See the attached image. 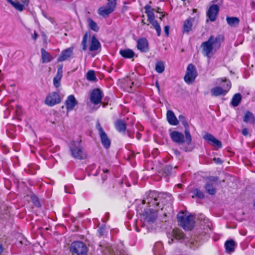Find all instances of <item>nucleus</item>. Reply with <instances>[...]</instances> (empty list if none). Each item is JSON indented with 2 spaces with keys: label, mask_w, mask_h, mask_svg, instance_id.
<instances>
[{
  "label": "nucleus",
  "mask_w": 255,
  "mask_h": 255,
  "mask_svg": "<svg viewBox=\"0 0 255 255\" xmlns=\"http://www.w3.org/2000/svg\"><path fill=\"white\" fill-rule=\"evenodd\" d=\"M172 196L168 193H158L156 191H150L146 198L141 202V205L146 203L149 207L162 209L163 205L166 202H172Z\"/></svg>",
  "instance_id": "obj_1"
},
{
  "label": "nucleus",
  "mask_w": 255,
  "mask_h": 255,
  "mask_svg": "<svg viewBox=\"0 0 255 255\" xmlns=\"http://www.w3.org/2000/svg\"><path fill=\"white\" fill-rule=\"evenodd\" d=\"M224 40V37L223 35L219 34L216 36L211 35L207 41L203 42L201 45L203 55L210 58L220 48Z\"/></svg>",
  "instance_id": "obj_2"
},
{
  "label": "nucleus",
  "mask_w": 255,
  "mask_h": 255,
  "mask_svg": "<svg viewBox=\"0 0 255 255\" xmlns=\"http://www.w3.org/2000/svg\"><path fill=\"white\" fill-rule=\"evenodd\" d=\"M71 156L75 159L82 160L86 158L87 154L81 144V141H71L69 143Z\"/></svg>",
  "instance_id": "obj_3"
},
{
  "label": "nucleus",
  "mask_w": 255,
  "mask_h": 255,
  "mask_svg": "<svg viewBox=\"0 0 255 255\" xmlns=\"http://www.w3.org/2000/svg\"><path fill=\"white\" fill-rule=\"evenodd\" d=\"M179 225L185 230H191L194 224V218L191 215H187L183 212L179 213L177 215Z\"/></svg>",
  "instance_id": "obj_4"
},
{
  "label": "nucleus",
  "mask_w": 255,
  "mask_h": 255,
  "mask_svg": "<svg viewBox=\"0 0 255 255\" xmlns=\"http://www.w3.org/2000/svg\"><path fill=\"white\" fill-rule=\"evenodd\" d=\"M137 213L140 215L141 220L144 223L148 224L153 223L157 218L156 212L154 211L152 209H148L145 210L142 213L141 208L139 206L136 209Z\"/></svg>",
  "instance_id": "obj_5"
},
{
  "label": "nucleus",
  "mask_w": 255,
  "mask_h": 255,
  "mask_svg": "<svg viewBox=\"0 0 255 255\" xmlns=\"http://www.w3.org/2000/svg\"><path fill=\"white\" fill-rule=\"evenodd\" d=\"M222 82L224 83L221 86L215 87L211 90L212 96L215 97L224 96L228 92L231 87V82L226 79L222 80Z\"/></svg>",
  "instance_id": "obj_6"
},
{
  "label": "nucleus",
  "mask_w": 255,
  "mask_h": 255,
  "mask_svg": "<svg viewBox=\"0 0 255 255\" xmlns=\"http://www.w3.org/2000/svg\"><path fill=\"white\" fill-rule=\"evenodd\" d=\"M70 251L72 255H86L88 252L86 246L81 241L73 242L71 245Z\"/></svg>",
  "instance_id": "obj_7"
},
{
  "label": "nucleus",
  "mask_w": 255,
  "mask_h": 255,
  "mask_svg": "<svg viewBox=\"0 0 255 255\" xmlns=\"http://www.w3.org/2000/svg\"><path fill=\"white\" fill-rule=\"evenodd\" d=\"M106 6L100 7L98 10V14L103 17L108 16L115 10L117 2L116 0H107Z\"/></svg>",
  "instance_id": "obj_8"
},
{
  "label": "nucleus",
  "mask_w": 255,
  "mask_h": 255,
  "mask_svg": "<svg viewBox=\"0 0 255 255\" xmlns=\"http://www.w3.org/2000/svg\"><path fill=\"white\" fill-rule=\"evenodd\" d=\"M197 76V71L195 66L192 64H189L187 66L186 74L184 77L185 82L188 84H190L195 81Z\"/></svg>",
  "instance_id": "obj_9"
},
{
  "label": "nucleus",
  "mask_w": 255,
  "mask_h": 255,
  "mask_svg": "<svg viewBox=\"0 0 255 255\" xmlns=\"http://www.w3.org/2000/svg\"><path fill=\"white\" fill-rule=\"evenodd\" d=\"M218 178L215 176H211L207 178L206 183L204 188L207 193L210 195H213L216 192V185Z\"/></svg>",
  "instance_id": "obj_10"
},
{
  "label": "nucleus",
  "mask_w": 255,
  "mask_h": 255,
  "mask_svg": "<svg viewBox=\"0 0 255 255\" xmlns=\"http://www.w3.org/2000/svg\"><path fill=\"white\" fill-rule=\"evenodd\" d=\"M61 101V98L58 92H53L49 93L46 97L44 103L49 107H53L60 103Z\"/></svg>",
  "instance_id": "obj_11"
},
{
  "label": "nucleus",
  "mask_w": 255,
  "mask_h": 255,
  "mask_svg": "<svg viewBox=\"0 0 255 255\" xmlns=\"http://www.w3.org/2000/svg\"><path fill=\"white\" fill-rule=\"evenodd\" d=\"M103 96V93L99 89H95L90 94V101L93 104L97 105L101 102Z\"/></svg>",
  "instance_id": "obj_12"
},
{
  "label": "nucleus",
  "mask_w": 255,
  "mask_h": 255,
  "mask_svg": "<svg viewBox=\"0 0 255 255\" xmlns=\"http://www.w3.org/2000/svg\"><path fill=\"white\" fill-rule=\"evenodd\" d=\"M136 47L141 52H148L149 50V48L147 39L145 37L138 39L137 40Z\"/></svg>",
  "instance_id": "obj_13"
},
{
  "label": "nucleus",
  "mask_w": 255,
  "mask_h": 255,
  "mask_svg": "<svg viewBox=\"0 0 255 255\" xmlns=\"http://www.w3.org/2000/svg\"><path fill=\"white\" fill-rule=\"evenodd\" d=\"M219 9V6L217 4H212L210 6L207 12V16L210 21H214L216 20Z\"/></svg>",
  "instance_id": "obj_14"
},
{
  "label": "nucleus",
  "mask_w": 255,
  "mask_h": 255,
  "mask_svg": "<svg viewBox=\"0 0 255 255\" xmlns=\"http://www.w3.org/2000/svg\"><path fill=\"white\" fill-rule=\"evenodd\" d=\"M170 136L173 141L178 144H183L185 142V137L183 133L178 131H173L170 133Z\"/></svg>",
  "instance_id": "obj_15"
},
{
  "label": "nucleus",
  "mask_w": 255,
  "mask_h": 255,
  "mask_svg": "<svg viewBox=\"0 0 255 255\" xmlns=\"http://www.w3.org/2000/svg\"><path fill=\"white\" fill-rule=\"evenodd\" d=\"M203 138L214 146L221 148L222 146L221 142L210 133H206L203 136Z\"/></svg>",
  "instance_id": "obj_16"
},
{
  "label": "nucleus",
  "mask_w": 255,
  "mask_h": 255,
  "mask_svg": "<svg viewBox=\"0 0 255 255\" xmlns=\"http://www.w3.org/2000/svg\"><path fill=\"white\" fill-rule=\"evenodd\" d=\"M203 138L214 146L221 148L222 146L221 142L210 133H206L203 136Z\"/></svg>",
  "instance_id": "obj_17"
},
{
  "label": "nucleus",
  "mask_w": 255,
  "mask_h": 255,
  "mask_svg": "<svg viewBox=\"0 0 255 255\" xmlns=\"http://www.w3.org/2000/svg\"><path fill=\"white\" fill-rule=\"evenodd\" d=\"M73 47H69L63 50L58 59L59 62L67 60L73 55Z\"/></svg>",
  "instance_id": "obj_18"
},
{
  "label": "nucleus",
  "mask_w": 255,
  "mask_h": 255,
  "mask_svg": "<svg viewBox=\"0 0 255 255\" xmlns=\"http://www.w3.org/2000/svg\"><path fill=\"white\" fill-rule=\"evenodd\" d=\"M77 103L78 102L73 95H71L69 96L65 102V106L67 111L73 110Z\"/></svg>",
  "instance_id": "obj_19"
},
{
  "label": "nucleus",
  "mask_w": 255,
  "mask_h": 255,
  "mask_svg": "<svg viewBox=\"0 0 255 255\" xmlns=\"http://www.w3.org/2000/svg\"><path fill=\"white\" fill-rule=\"evenodd\" d=\"M63 76V66L59 65L56 76L53 79V85L56 88H58L61 85V79Z\"/></svg>",
  "instance_id": "obj_20"
},
{
  "label": "nucleus",
  "mask_w": 255,
  "mask_h": 255,
  "mask_svg": "<svg viewBox=\"0 0 255 255\" xmlns=\"http://www.w3.org/2000/svg\"><path fill=\"white\" fill-rule=\"evenodd\" d=\"M101 48V44L95 35L92 36L91 39L89 50L94 51Z\"/></svg>",
  "instance_id": "obj_21"
},
{
  "label": "nucleus",
  "mask_w": 255,
  "mask_h": 255,
  "mask_svg": "<svg viewBox=\"0 0 255 255\" xmlns=\"http://www.w3.org/2000/svg\"><path fill=\"white\" fill-rule=\"evenodd\" d=\"M166 117L167 121L171 125L176 126L178 124L179 121L172 111L168 110L167 112Z\"/></svg>",
  "instance_id": "obj_22"
},
{
  "label": "nucleus",
  "mask_w": 255,
  "mask_h": 255,
  "mask_svg": "<svg viewBox=\"0 0 255 255\" xmlns=\"http://www.w3.org/2000/svg\"><path fill=\"white\" fill-rule=\"evenodd\" d=\"M194 19L193 18L190 17L186 19L184 21L183 25V33H187L192 29L193 26V21Z\"/></svg>",
  "instance_id": "obj_23"
},
{
  "label": "nucleus",
  "mask_w": 255,
  "mask_h": 255,
  "mask_svg": "<svg viewBox=\"0 0 255 255\" xmlns=\"http://www.w3.org/2000/svg\"><path fill=\"white\" fill-rule=\"evenodd\" d=\"M119 53L123 57L127 59H130L133 58L135 54L134 51L129 48L121 49L119 51Z\"/></svg>",
  "instance_id": "obj_24"
},
{
  "label": "nucleus",
  "mask_w": 255,
  "mask_h": 255,
  "mask_svg": "<svg viewBox=\"0 0 255 255\" xmlns=\"http://www.w3.org/2000/svg\"><path fill=\"white\" fill-rule=\"evenodd\" d=\"M102 145L106 148H109L111 145V140L108 137L107 133L104 132L99 134Z\"/></svg>",
  "instance_id": "obj_25"
},
{
  "label": "nucleus",
  "mask_w": 255,
  "mask_h": 255,
  "mask_svg": "<svg viewBox=\"0 0 255 255\" xmlns=\"http://www.w3.org/2000/svg\"><path fill=\"white\" fill-rule=\"evenodd\" d=\"M115 125L116 128L118 131L120 132H125L127 128V126L123 121L121 119L118 120L115 122Z\"/></svg>",
  "instance_id": "obj_26"
},
{
  "label": "nucleus",
  "mask_w": 255,
  "mask_h": 255,
  "mask_svg": "<svg viewBox=\"0 0 255 255\" xmlns=\"http://www.w3.org/2000/svg\"><path fill=\"white\" fill-rule=\"evenodd\" d=\"M235 243L233 240H228L225 243L226 251L228 253L233 252L235 250Z\"/></svg>",
  "instance_id": "obj_27"
},
{
  "label": "nucleus",
  "mask_w": 255,
  "mask_h": 255,
  "mask_svg": "<svg viewBox=\"0 0 255 255\" xmlns=\"http://www.w3.org/2000/svg\"><path fill=\"white\" fill-rule=\"evenodd\" d=\"M244 121L247 123L254 124L255 118L254 114L250 111H247L244 115Z\"/></svg>",
  "instance_id": "obj_28"
},
{
  "label": "nucleus",
  "mask_w": 255,
  "mask_h": 255,
  "mask_svg": "<svg viewBox=\"0 0 255 255\" xmlns=\"http://www.w3.org/2000/svg\"><path fill=\"white\" fill-rule=\"evenodd\" d=\"M41 52L43 63H48L52 60L53 58L52 56L44 49L42 48L41 49Z\"/></svg>",
  "instance_id": "obj_29"
},
{
  "label": "nucleus",
  "mask_w": 255,
  "mask_h": 255,
  "mask_svg": "<svg viewBox=\"0 0 255 255\" xmlns=\"http://www.w3.org/2000/svg\"><path fill=\"white\" fill-rule=\"evenodd\" d=\"M226 20L227 23L232 27L237 26L240 22V19L237 17L227 16Z\"/></svg>",
  "instance_id": "obj_30"
},
{
  "label": "nucleus",
  "mask_w": 255,
  "mask_h": 255,
  "mask_svg": "<svg viewBox=\"0 0 255 255\" xmlns=\"http://www.w3.org/2000/svg\"><path fill=\"white\" fill-rule=\"evenodd\" d=\"M242 100V96L240 93L235 94L233 97L231 104L234 107H237L240 103Z\"/></svg>",
  "instance_id": "obj_31"
},
{
  "label": "nucleus",
  "mask_w": 255,
  "mask_h": 255,
  "mask_svg": "<svg viewBox=\"0 0 255 255\" xmlns=\"http://www.w3.org/2000/svg\"><path fill=\"white\" fill-rule=\"evenodd\" d=\"M6 1L19 11H22L25 6L23 3H20L18 1L14 2L12 0H6Z\"/></svg>",
  "instance_id": "obj_32"
},
{
  "label": "nucleus",
  "mask_w": 255,
  "mask_h": 255,
  "mask_svg": "<svg viewBox=\"0 0 255 255\" xmlns=\"http://www.w3.org/2000/svg\"><path fill=\"white\" fill-rule=\"evenodd\" d=\"M172 236L174 239L178 240H181L184 238V233L178 229L173 230Z\"/></svg>",
  "instance_id": "obj_33"
},
{
  "label": "nucleus",
  "mask_w": 255,
  "mask_h": 255,
  "mask_svg": "<svg viewBox=\"0 0 255 255\" xmlns=\"http://www.w3.org/2000/svg\"><path fill=\"white\" fill-rule=\"evenodd\" d=\"M89 26L90 29L95 32H97L99 30V27H98L97 24L96 22H95L91 18H89L88 19Z\"/></svg>",
  "instance_id": "obj_34"
},
{
  "label": "nucleus",
  "mask_w": 255,
  "mask_h": 255,
  "mask_svg": "<svg viewBox=\"0 0 255 255\" xmlns=\"http://www.w3.org/2000/svg\"><path fill=\"white\" fill-rule=\"evenodd\" d=\"M86 78L89 81L95 82L97 81L95 72L93 70L88 71L86 74Z\"/></svg>",
  "instance_id": "obj_35"
},
{
  "label": "nucleus",
  "mask_w": 255,
  "mask_h": 255,
  "mask_svg": "<svg viewBox=\"0 0 255 255\" xmlns=\"http://www.w3.org/2000/svg\"><path fill=\"white\" fill-rule=\"evenodd\" d=\"M164 64L162 61H158L155 64V70L158 73H161L164 71Z\"/></svg>",
  "instance_id": "obj_36"
},
{
  "label": "nucleus",
  "mask_w": 255,
  "mask_h": 255,
  "mask_svg": "<svg viewBox=\"0 0 255 255\" xmlns=\"http://www.w3.org/2000/svg\"><path fill=\"white\" fill-rule=\"evenodd\" d=\"M184 132L186 143L188 145H190L192 141V137L188 128H185Z\"/></svg>",
  "instance_id": "obj_37"
},
{
  "label": "nucleus",
  "mask_w": 255,
  "mask_h": 255,
  "mask_svg": "<svg viewBox=\"0 0 255 255\" xmlns=\"http://www.w3.org/2000/svg\"><path fill=\"white\" fill-rule=\"evenodd\" d=\"M90 36V34L86 32L83 37L82 41V49L84 51H86L87 49V39L88 37Z\"/></svg>",
  "instance_id": "obj_38"
},
{
  "label": "nucleus",
  "mask_w": 255,
  "mask_h": 255,
  "mask_svg": "<svg viewBox=\"0 0 255 255\" xmlns=\"http://www.w3.org/2000/svg\"><path fill=\"white\" fill-rule=\"evenodd\" d=\"M193 194L194 195L192 196L193 198H194V197H197L199 199H203L204 197V193L200 190H198V189H195L193 191Z\"/></svg>",
  "instance_id": "obj_39"
},
{
  "label": "nucleus",
  "mask_w": 255,
  "mask_h": 255,
  "mask_svg": "<svg viewBox=\"0 0 255 255\" xmlns=\"http://www.w3.org/2000/svg\"><path fill=\"white\" fill-rule=\"evenodd\" d=\"M178 118V121L180 122L182 124V125L185 127V128H188V124L184 116L181 115L179 116Z\"/></svg>",
  "instance_id": "obj_40"
},
{
  "label": "nucleus",
  "mask_w": 255,
  "mask_h": 255,
  "mask_svg": "<svg viewBox=\"0 0 255 255\" xmlns=\"http://www.w3.org/2000/svg\"><path fill=\"white\" fill-rule=\"evenodd\" d=\"M103 254L104 255H115L113 249L110 247L106 248L105 251L103 252Z\"/></svg>",
  "instance_id": "obj_41"
},
{
  "label": "nucleus",
  "mask_w": 255,
  "mask_h": 255,
  "mask_svg": "<svg viewBox=\"0 0 255 255\" xmlns=\"http://www.w3.org/2000/svg\"><path fill=\"white\" fill-rule=\"evenodd\" d=\"M65 191L69 194H74L75 191L72 186H65Z\"/></svg>",
  "instance_id": "obj_42"
},
{
  "label": "nucleus",
  "mask_w": 255,
  "mask_h": 255,
  "mask_svg": "<svg viewBox=\"0 0 255 255\" xmlns=\"http://www.w3.org/2000/svg\"><path fill=\"white\" fill-rule=\"evenodd\" d=\"M146 14L147 16L148 20H149V22H151V21H153L156 20L155 19V16L153 11L151 12H148V13Z\"/></svg>",
  "instance_id": "obj_43"
},
{
  "label": "nucleus",
  "mask_w": 255,
  "mask_h": 255,
  "mask_svg": "<svg viewBox=\"0 0 255 255\" xmlns=\"http://www.w3.org/2000/svg\"><path fill=\"white\" fill-rule=\"evenodd\" d=\"M96 128L97 129V130H98L99 131V134L103 133L105 132V131L104 130L103 128H102V127H101V125H100V123L99 121H97V123H96Z\"/></svg>",
  "instance_id": "obj_44"
},
{
  "label": "nucleus",
  "mask_w": 255,
  "mask_h": 255,
  "mask_svg": "<svg viewBox=\"0 0 255 255\" xmlns=\"http://www.w3.org/2000/svg\"><path fill=\"white\" fill-rule=\"evenodd\" d=\"M145 12L147 14L148 12H151L153 11L154 9L152 8L151 6L149 4H147L144 6Z\"/></svg>",
  "instance_id": "obj_45"
},
{
  "label": "nucleus",
  "mask_w": 255,
  "mask_h": 255,
  "mask_svg": "<svg viewBox=\"0 0 255 255\" xmlns=\"http://www.w3.org/2000/svg\"><path fill=\"white\" fill-rule=\"evenodd\" d=\"M103 172L104 174L102 175V178L103 181H104L107 179L108 176L106 174V173H107L109 172V170L106 168H103Z\"/></svg>",
  "instance_id": "obj_46"
},
{
  "label": "nucleus",
  "mask_w": 255,
  "mask_h": 255,
  "mask_svg": "<svg viewBox=\"0 0 255 255\" xmlns=\"http://www.w3.org/2000/svg\"><path fill=\"white\" fill-rule=\"evenodd\" d=\"M32 201L34 203V204L37 206V207H38L40 206V203L38 201L36 197H32Z\"/></svg>",
  "instance_id": "obj_47"
},
{
  "label": "nucleus",
  "mask_w": 255,
  "mask_h": 255,
  "mask_svg": "<svg viewBox=\"0 0 255 255\" xmlns=\"http://www.w3.org/2000/svg\"><path fill=\"white\" fill-rule=\"evenodd\" d=\"M154 28H155V29L156 30V31L157 32V35L158 36H160V34H161V28H160V26L159 25L158 26H157V27H155Z\"/></svg>",
  "instance_id": "obj_48"
},
{
  "label": "nucleus",
  "mask_w": 255,
  "mask_h": 255,
  "mask_svg": "<svg viewBox=\"0 0 255 255\" xmlns=\"http://www.w3.org/2000/svg\"><path fill=\"white\" fill-rule=\"evenodd\" d=\"M169 26L166 25L164 28V31L165 33V35L167 36L169 35Z\"/></svg>",
  "instance_id": "obj_49"
},
{
  "label": "nucleus",
  "mask_w": 255,
  "mask_h": 255,
  "mask_svg": "<svg viewBox=\"0 0 255 255\" xmlns=\"http://www.w3.org/2000/svg\"><path fill=\"white\" fill-rule=\"evenodd\" d=\"M150 23L152 24V25L154 27V28H155V27H157V26H158L159 25L156 20H155L153 21H151V22H150Z\"/></svg>",
  "instance_id": "obj_50"
},
{
  "label": "nucleus",
  "mask_w": 255,
  "mask_h": 255,
  "mask_svg": "<svg viewBox=\"0 0 255 255\" xmlns=\"http://www.w3.org/2000/svg\"><path fill=\"white\" fill-rule=\"evenodd\" d=\"M248 129L247 128H245L242 130V134L244 135L247 136L248 134Z\"/></svg>",
  "instance_id": "obj_51"
},
{
  "label": "nucleus",
  "mask_w": 255,
  "mask_h": 255,
  "mask_svg": "<svg viewBox=\"0 0 255 255\" xmlns=\"http://www.w3.org/2000/svg\"><path fill=\"white\" fill-rule=\"evenodd\" d=\"M37 33L34 31L33 34L32 35V38L33 40H36L37 39Z\"/></svg>",
  "instance_id": "obj_52"
},
{
  "label": "nucleus",
  "mask_w": 255,
  "mask_h": 255,
  "mask_svg": "<svg viewBox=\"0 0 255 255\" xmlns=\"http://www.w3.org/2000/svg\"><path fill=\"white\" fill-rule=\"evenodd\" d=\"M22 3L25 4V5H27L29 3V0H21Z\"/></svg>",
  "instance_id": "obj_53"
},
{
  "label": "nucleus",
  "mask_w": 255,
  "mask_h": 255,
  "mask_svg": "<svg viewBox=\"0 0 255 255\" xmlns=\"http://www.w3.org/2000/svg\"><path fill=\"white\" fill-rule=\"evenodd\" d=\"M141 137V134L140 133H139L138 132H137L136 133V138L138 140H139V139H140Z\"/></svg>",
  "instance_id": "obj_54"
},
{
  "label": "nucleus",
  "mask_w": 255,
  "mask_h": 255,
  "mask_svg": "<svg viewBox=\"0 0 255 255\" xmlns=\"http://www.w3.org/2000/svg\"><path fill=\"white\" fill-rule=\"evenodd\" d=\"M104 229L103 228H100L98 229V232L99 233V234L101 235H103V231H104Z\"/></svg>",
  "instance_id": "obj_55"
},
{
  "label": "nucleus",
  "mask_w": 255,
  "mask_h": 255,
  "mask_svg": "<svg viewBox=\"0 0 255 255\" xmlns=\"http://www.w3.org/2000/svg\"><path fill=\"white\" fill-rule=\"evenodd\" d=\"M3 251V247L1 243H0V255H1L2 252Z\"/></svg>",
  "instance_id": "obj_56"
},
{
  "label": "nucleus",
  "mask_w": 255,
  "mask_h": 255,
  "mask_svg": "<svg viewBox=\"0 0 255 255\" xmlns=\"http://www.w3.org/2000/svg\"><path fill=\"white\" fill-rule=\"evenodd\" d=\"M156 87H157L158 91L159 90V85L157 82H156Z\"/></svg>",
  "instance_id": "obj_57"
},
{
  "label": "nucleus",
  "mask_w": 255,
  "mask_h": 255,
  "mask_svg": "<svg viewBox=\"0 0 255 255\" xmlns=\"http://www.w3.org/2000/svg\"><path fill=\"white\" fill-rule=\"evenodd\" d=\"M173 239H172L171 240H169L168 241L169 244H171L173 243Z\"/></svg>",
  "instance_id": "obj_58"
},
{
  "label": "nucleus",
  "mask_w": 255,
  "mask_h": 255,
  "mask_svg": "<svg viewBox=\"0 0 255 255\" xmlns=\"http://www.w3.org/2000/svg\"><path fill=\"white\" fill-rule=\"evenodd\" d=\"M159 9H160V8L159 7H157V9H156V12H157V13H160V11H159Z\"/></svg>",
  "instance_id": "obj_59"
},
{
  "label": "nucleus",
  "mask_w": 255,
  "mask_h": 255,
  "mask_svg": "<svg viewBox=\"0 0 255 255\" xmlns=\"http://www.w3.org/2000/svg\"><path fill=\"white\" fill-rule=\"evenodd\" d=\"M127 132H128V136L130 137H132L131 134L130 133V132L128 131Z\"/></svg>",
  "instance_id": "obj_60"
},
{
  "label": "nucleus",
  "mask_w": 255,
  "mask_h": 255,
  "mask_svg": "<svg viewBox=\"0 0 255 255\" xmlns=\"http://www.w3.org/2000/svg\"><path fill=\"white\" fill-rule=\"evenodd\" d=\"M253 208L254 209V210H255V199L254 200V202H253Z\"/></svg>",
  "instance_id": "obj_61"
},
{
  "label": "nucleus",
  "mask_w": 255,
  "mask_h": 255,
  "mask_svg": "<svg viewBox=\"0 0 255 255\" xmlns=\"http://www.w3.org/2000/svg\"><path fill=\"white\" fill-rule=\"evenodd\" d=\"M190 248H191V249H193V250H195L196 248H197V246H196V247H192V246H190Z\"/></svg>",
  "instance_id": "obj_62"
},
{
  "label": "nucleus",
  "mask_w": 255,
  "mask_h": 255,
  "mask_svg": "<svg viewBox=\"0 0 255 255\" xmlns=\"http://www.w3.org/2000/svg\"><path fill=\"white\" fill-rule=\"evenodd\" d=\"M141 22H142L143 24H145V22L144 21V20H142Z\"/></svg>",
  "instance_id": "obj_63"
},
{
  "label": "nucleus",
  "mask_w": 255,
  "mask_h": 255,
  "mask_svg": "<svg viewBox=\"0 0 255 255\" xmlns=\"http://www.w3.org/2000/svg\"><path fill=\"white\" fill-rule=\"evenodd\" d=\"M217 161H218H218H220V158H218V159H217Z\"/></svg>",
  "instance_id": "obj_64"
}]
</instances>
